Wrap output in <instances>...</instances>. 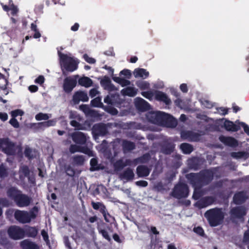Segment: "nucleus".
<instances>
[{
  "label": "nucleus",
  "instance_id": "nucleus-1",
  "mask_svg": "<svg viewBox=\"0 0 249 249\" xmlns=\"http://www.w3.org/2000/svg\"><path fill=\"white\" fill-rule=\"evenodd\" d=\"M214 172L212 168L205 169L197 173H191L185 175L190 184L199 188L209 185L213 179Z\"/></svg>",
  "mask_w": 249,
  "mask_h": 249
},
{
  "label": "nucleus",
  "instance_id": "nucleus-2",
  "mask_svg": "<svg viewBox=\"0 0 249 249\" xmlns=\"http://www.w3.org/2000/svg\"><path fill=\"white\" fill-rule=\"evenodd\" d=\"M7 196L13 200L19 207H27L31 204L32 198L15 187H11L7 190Z\"/></svg>",
  "mask_w": 249,
  "mask_h": 249
},
{
  "label": "nucleus",
  "instance_id": "nucleus-3",
  "mask_svg": "<svg viewBox=\"0 0 249 249\" xmlns=\"http://www.w3.org/2000/svg\"><path fill=\"white\" fill-rule=\"evenodd\" d=\"M209 225L212 227H216L221 225L224 220L225 214L222 209L214 208L207 210L204 213Z\"/></svg>",
  "mask_w": 249,
  "mask_h": 249
},
{
  "label": "nucleus",
  "instance_id": "nucleus-4",
  "mask_svg": "<svg viewBox=\"0 0 249 249\" xmlns=\"http://www.w3.org/2000/svg\"><path fill=\"white\" fill-rule=\"evenodd\" d=\"M58 55L61 67L67 71L73 72L78 69L79 62L73 57L63 53L60 51H58Z\"/></svg>",
  "mask_w": 249,
  "mask_h": 249
},
{
  "label": "nucleus",
  "instance_id": "nucleus-5",
  "mask_svg": "<svg viewBox=\"0 0 249 249\" xmlns=\"http://www.w3.org/2000/svg\"><path fill=\"white\" fill-rule=\"evenodd\" d=\"M0 147L1 151L8 156H14L17 152H21V147L17 145L8 138L0 139Z\"/></svg>",
  "mask_w": 249,
  "mask_h": 249
},
{
  "label": "nucleus",
  "instance_id": "nucleus-6",
  "mask_svg": "<svg viewBox=\"0 0 249 249\" xmlns=\"http://www.w3.org/2000/svg\"><path fill=\"white\" fill-rule=\"evenodd\" d=\"M189 192L188 185L185 183L179 182L175 186L171 195L175 198L180 199L187 197L188 196Z\"/></svg>",
  "mask_w": 249,
  "mask_h": 249
},
{
  "label": "nucleus",
  "instance_id": "nucleus-7",
  "mask_svg": "<svg viewBox=\"0 0 249 249\" xmlns=\"http://www.w3.org/2000/svg\"><path fill=\"white\" fill-rule=\"evenodd\" d=\"M91 133L95 139H98L100 136H105L108 133L107 126L103 123L95 124L91 128Z\"/></svg>",
  "mask_w": 249,
  "mask_h": 249
},
{
  "label": "nucleus",
  "instance_id": "nucleus-8",
  "mask_svg": "<svg viewBox=\"0 0 249 249\" xmlns=\"http://www.w3.org/2000/svg\"><path fill=\"white\" fill-rule=\"evenodd\" d=\"M9 236L14 240L22 239L25 236L24 230L17 226H11L7 230Z\"/></svg>",
  "mask_w": 249,
  "mask_h": 249
},
{
  "label": "nucleus",
  "instance_id": "nucleus-9",
  "mask_svg": "<svg viewBox=\"0 0 249 249\" xmlns=\"http://www.w3.org/2000/svg\"><path fill=\"white\" fill-rule=\"evenodd\" d=\"M165 113L161 111L150 112L147 115L148 121L155 124H162Z\"/></svg>",
  "mask_w": 249,
  "mask_h": 249
},
{
  "label": "nucleus",
  "instance_id": "nucleus-10",
  "mask_svg": "<svg viewBox=\"0 0 249 249\" xmlns=\"http://www.w3.org/2000/svg\"><path fill=\"white\" fill-rule=\"evenodd\" d=\"M78 75H75V78L71 77H67L64 80L63 84V89L64 91L67 93H69L71 92L73 89L76 87L77 84L76 78Z\"/></svg>",
  "mask_w": 249,
  "mask_h": 249
},
{
  "label": "nucleus",
  "instance_id": "nucleus-11",
  "mask_svg": "<svg viewBox=\"0 0 249 249\" xmlns=\"http://www.w3.org/2000/svg\"><path fill=\"white\" fill-rule=\"evenodd\" d=\"M200 136L199 133L190 130L182 131L180 134V137L182 140L191 142L199 141Z\"/></svg>",
  "mask_w": 249,
  "mask_h": 249
},
{
  "label": "nucleus",
  "instance_id": "nucleus-12",
  "mask_svg": "<svg viewBox=\"0 0 249 249\" xmlns=\"http://www.w3.org/2000/svg\"><path fill=\"white\" fill-rule=\"evenodd\" d=\"M216 200L215 197L213 196H207L197 200L195 204L197 208L201 209L213 204Z\"/></svg>",
  "mask_w": 249,
  "mask_h": 249
},
{
  "label": "nucleus",
  "instance_id": "nucleus-13",
  "mask_svg": "<svg viewBox=\"0 0 249 249\" xmlns=\"http://www.w3.org/2000/svg\"><path fill=\"white\" fill-rule=\"evenodd\" d=\"M28 212L17 209L14 213V217L19 223L26 224L30 223V218L28 216Z\"/></svg>",
  "mask_w": 249,
  "mask_h": 249
},
{
  "label": "nucleus",
  "instance_id": "nucleus-14",
  "mask_svg": "<svg viewBox=\"0 0 249 249\" xmlns=\"http://www.w3.org/2000/svg\"><path fill=\"white\" fill-rule=\"evenodd\" d=\"M230 213L233 218L240 219L246 215L247 210L244 206H236L231 210Z\"/></svg>",
  "mask_w": 249,
  "mask_h": 249
},
{
  "label": "nucleus",
  "instance_id": "nucleus-15",
  "mask_svg": "<svg viewBox=\"0 0 249 249\" xmlns=\"http://www.w3.org/2000/svg\"><path fill=\"white\" fill-rule=\"evenodd\" d=\"M91 206L93 209L95 210H99L100 212L103 214L105 220L107 222H109V220L107 218V214L110 216V214L108 213L106 206L102 202L92 201Z\"/></svg>",
  "mask_w": 249,
  "mask_h": 249
},
{
  "label": "nucleus",
  "instance_id": "nucleus-16",
  "mask_svg": "<svg viewBox=\"0 0 249 249\" xmlns=\"http://www.w3.org/2000/svg\"><path fill=\"white\" fill-rule=\"evenodd\" d=\"M71 137L73 142L78 144H85L87 140V135L80 131H76L72 133Z\"/></svg>",
  "mask_w": 249,
  "mask_h": 249
},
{
  "label": "nucleus",
  "instance_id": "nucleus-17",
  "mask_svg": "<svg viewBox=\"0 0 249 249\" xmlns=\"http://www.w3.org/2000/svg\"><path fill=\"white\" fill-rule=\"evenodd\" d=\"M249 198L247 193L244 191L236 192L233 197V202L236 205H241Z\"/></svg>",
  "mask_w": 249,
  "mask_h": 249
},
{
  "label": "nucleus",
  "instance_id": "nucleus-18",
  "mask_svg": "<svg viewBox=\"0 0 249 249\" xmlns=\"http://www.w3.org/2000/svg\"><path fill=\"white\" fill-rule=\"evenodd\" d=\"M135 105L137 109L142 112L148 111L150 109V104L141 97L135 99Z\"/></svg>",
  "mask_w": 249,
  "mask_h": 249
},
{
  "label": "nucleus",
  "instance_id": "nucleus-19",
  "mask_svg": "<svg viewBox=\"0 0 249 249\" xmlns=\"http://www.w3.org/2000/svg\"><path fill=\"white\" fill-rule=\"evenodd\" d=\"M154 96L155 100L160 102H162L166 105H170L172 103L171 99L166 94L162 91L155 90Z\"/></svg>",
  "mask_w": 249,
  "mask_h": 249
},
{
  "label": "nucleus",
  "instance_id": "nucleus-20",
  "mask_svg": "<svg viewBox=\"0 0 249 249\" xmlns=\"http://www.w3.org/2000/svg\"><path fill=\"white\" fill-rule=\"evenodd\" d=\"M219 140L225 145L232 147H235L238 145L237 140L231 137H226L223 135H221L219 137Z\"/></svg>",
  "mask_w": 249,
  "mask_h": 249
},
{
  "label": "nucleus",
  "instance_id": "nucleus-21",
  "mask_svg": "<svg viewBox=\"0 0 249 249\" xmlns=\"http://www.w3.org/2000/svg\"><path fill=\"white\" fill-rule=\"evenodd\" d=\"M72 100L75 104H78L80 101L87 102L89 97L86 92L83 91H76L73 95Z\"/></svg>",
  "mask_w": 249,
  "mask_h": 249
},
{
  "label": "nucleus",
  "instance_id": "nucleus-22",
  "mask_svg": "<svg viewBox=\"0 0 249 249\" xmlns=\"http://www.w3.org/2000/svg\"><path fill=\"white\" fill-rule=\"evenodd\" d=\"M151 169L147 166L141 165L136 168V174L139 178H145L149 176Z\"/></svg>",
  "mask_w": 249,
  "mask_h": 249
},
{
  "label": "nucleus",
  "instance_id": "nucleus-23",
  "mask_svg": "<svg viewBox=\"0 0 249 249\" xmlns=\"http://www.w3.org/2000/svg\"><path fill=\"white\" fill-rule=\"evenodd\" d=\"M100 84L102 86L104 87L105 89L110 91L117 90L115 86L111 83L110 78L107 76H104L103 79L101 80Z\"/></svg>",
  "mask_w": 249,
  "mask_h": 249
},
{
  "label": "nucleus",
  "instance_id": "nucleus-24",
  "mask_svg": "<svg viewBox=\"0 0 249 249\" xmlns=\"http://www.w3.org/2000/svg\"><path fill=\"white\" fill-rule=\"evenodd\" d=\"M177 120L172 115L165 113L162 124L165 125L168 127L174 128L177 125Z\"/></svg>",
  "mask_w": 249,
  "mask_h": 249
},
{
  "label": "nucleus",
  "instance_id": "nucleus-25",
  "mask_svg": "<svg viewBox=\"0 0 249 249\" xmlns=\"http://www.w3.org/2000/svg\"><path fill=\"white\" fill-rule=\"evenodd\" d=\"M134 173L132 169L127 168L124 170L120 175L121 179H124L126 181L132 180L134 178Z\"/></svg>",
  "mask_w": 249,
  "mask_h": 249
},
{
  "label": "nucleus",
  "instance_id": "nucleus-26",
  "mask_svg": "<svg viewBox=\"0 0 249 249\" xmlns=\"http://www.w3.org/2000/svg\"><path fill=\"white\" fill-rule=\"evenodd\" d=\"M224 127L228 131L236 132L240 129V126L234 124L232 121L226 120L224 123Z\"/></svg>",
  "mask_w": 249,
  "mask_h": 249
},
{
  "label": "nucleus",
  "instance_id": "nucleus-27",
  "mask_svg": "<svg viewBox=\"0 0 249 249\" xmlns=\"http://www.w3.org/2000/svg\"><path fill=\"white\" fill-rule=\"evenodd\" d=\"M20 245L22 249H39L38 246L36 244L28 239L22 241Z\"/></svg>",
  "mask_w": 249,
  "mask_h": 249
},
{
  "label": "nucleus",
  "instance_id": "nucleus-28",
  "mask_svg": "<svg viewBox=\"0 0 249 249\" xmlns=\"http://www.w3.org/2000/svg\"><path fill=\"white\" fill-rule=\"evenodd\" d=\"M106 225V224L105 223L102 222L100 225L98 224L97 226V229L98 230L99 233L102 235L103 238H104L108 242H110L111 240V238L109 235L107 231L104 229L105 226Z\"/></svg>",
  "mask_w": 249,
  "mask_h": 249
},
{
  "label": "nucleus",
  "instance_id": "nucleus-29",
  "mask_svg": "<svg viewBox=\"0 0 249 249\" xmlns=\"http://www.w3.org/2000/svg\"><path fill=\"white\" fill-rule=\"evenodd\" d=\"M201 160L198 158H193L188 160V165L191 169L197 170L200 168Z\"/></svg>",
  "mask_w": 249,
  "mask_h": 249
},
{
  "label": "nucleus",
  "instance_id": "nucleus-30",
  "mask_svg": "<svg viewBox=\"0 0 249 249\" xmlns=\"http://www.w3.org/2000/svg\"><path fill=\"white\" fill-rule=\"evenodd\" d=\"M134 75L135 77H142L145 79L149 76V72L144 69L137 68L134 71Z\"/></svg>",
  "mask_w": 249,
  "mask_h": 249
},
{
  "label": "nucleus",
  "instance_id": "nucleus-31",
  "mask_svg": "<svg viewBox=\"0 0 249 249\" xmlns=\"http://www.w3.org/2000/svg\"><path fill=\"white\" fill-rule=\"evenodd\" d=\"M81 109L83 110L88 115L91 117L96 118L99 116V113L97 111L90 109L87 105H83L80 106Z\"/></svg>",
  "mask_w": 249,
  "mask_h": 249
},
{
  "label": "nucleus",
  "instance_id": "nucleus-32",
  "mask_svg": "<svg viewBox=\"0 0 249 249\" xmlns=\"http://www.w3.org/2000/svg\"><path fill=\"white\" fill-rule=\"evenodd\" d=\"M179 148L184 154H190L194 150L193 146L190 143L186 142L182 143L179 145Z\"/></svg>",
  "mask_w": 249,
  "mask_h": 249
},
{
  "label": "nucleus",
  "instance_id": "nucleus-33",
  "mask_svg": "<svg viewBox=\"0 0 249 249\" xmlns=\"http://www.w3.org/2000/svg\"><path fill=\"white\" fill-rule=\"evenodd\" d=\"M78 82L79 85L86 88H89L93 84L92 80L89 77L86 76L80 78Z\"/></svg>",
  "mask_w": 249,
  "mask_h": 249
},
{
  "label": "nucleus",
  "instance_id": "nucleus-34",
  "mask_svg": "<svg viewBox=\"0 0 249 249\" xmlns=\"http://www.w3.org/2000/svg\"><path fill=\"white\" fill-rule=\"evenodd\" d=\"M121 93L124 96L134 97L137 94V90L133 87H128L122 89Z\"/></svg>",
  "mask_w": 249,
  "mask_h": 249
},
{
  "label": "nucleus",
  "instance_id": "nucleus-35",
  "mask_svg": "<svg viewBox=\"0 0 249 249\" xmlns=\"http://www.w3.org/2000/svg\"><path fill=\"white\" fill-rule=\"evenodd\" d=\"M24 231L25 235L27 237L33 238H35L38 233V230L35 227L29 226L24 230Z\"/></svg>",
  "mask_w": 249,
  "mask_h": 249
},
{
  "label": "nucleus",
  "instance_id": "nucleus-36",
  "mask_svg": "<svg viewBox=\"0 0 249 249\" xmlns=\"http://www.w3.org/2000/svg\"><path fill=\"white\" fill-rule=\"evenodd\" d=\"M151 159V156L149 153H146L142 155V156L134 159V161L137 162V164L139 163H146Z\"/></svg>",
  "mask_w": 249,
  "mask_h": 249
},
{
  "label": "nucleus",
  "instance_id": "nucleus-37",
  "mask_svg": "<svg viewBox=\"0 0 249 249\" xmlns=\"http://www.w3.org/2000/svg\"><path fill=\"white\" fill-rule=\"evenodd\" d=\"M174 148L175 146L174 144L168 143L162 146L161 151L164 154L169 155L174 151Z\"/></svg>",
  "mask_w": 249,
  "mask_h": 249
},
{
  "label": "nucleus",
  "instance_id": "nucleus-38",
  "mask_svg": "<svg viewBox=\"0 0 249 249\" xmlns=\"http://www.w3.org/2000/svg\"><path fill=\"white\" fill-rule=\"evenodd\" d=\"M122 147L124 151H130L135 148V144L133 142L124 140L122 142Z\"/></svg>",
  "mask_w": 249,
  "mask_h": 249
},
{
  "label": "nucleus",
  "instance_id": "nucleus-39",
  "mask_svg": "<svg viewBox=\"0 0 249 249\" xmlns=\"http://www.w3.org/2000/svg\"><path fill=\"white\" fill-rule=\"evenodd\" d=\"M191 184L192 185V187L194 188V191L192 196L193 198L196 200H199L200 198L202 196V192L201 190V188H199L197 186L194 185L193 184Z\"/></svg>",
  "mask_w": 249,
  "mask_h": 249
},
{
  "label": "nucleus",
  "instance_id": "nucleus-40",
  "mask_svg": "<svg viewBox=\"0 0 249 249\" xmlns=\"http://www.w3.org/2000/svg\"><path fill=\"white\" fill-rule=\"evenodd\" d=\"M112 79L116 83L119 84L122 87H124L130 85V81L123 78L113 76Z\"/></svg>",
  "mask_w": 249,
  "mask_h": 249
},
{
  "label": "nucleus",
  "instance_id": "nucleus-41",
  "mask_svg": "<svg viewBox=\"0 0 249 249\" xmlns=\"http://www.w3.org/2000/svg\"><path fill=\"white\" fill-rule=\"evenodd\" d=\"M101 97H97L90 101V105L93 107L103 108L104 106L101 102Z\"/></svg>",
  "mask_w": 249,
  "mask_h": 249
},
{
  "label": "nucleus",
  "instance_id": "nucleus-42",
  "mask_svg": "<svg viewBox=\"0 0 249 249\" xmlns=\"http://www.w3.org/2000/svg\"><path fill=\"white\" fill-rule=\"evenodd\" d=\"M8 81L5 76L0 73V89L5 90L7 89Z\"/></svg>",
  "mask_w": 249,
  "mask_h": 249
},
{
  "label": "nucleus",
  "instance_id": "nucleus-43",
  "mask_svg": "<svg viewBox=\"0 0 249 249\" xmlns=\"http://www.w3.org/2000/svg\"><path fill=\"white\" fill-rule=\"evenodd\" d=\"M38 208L37 206H34L29 212L28 216L30 218V222L32 219H35L37 215Z\"/></svg>",
  "mask_w": 249,
  "mask_h": 249
},
{
  "label": "nucleus",
  "instance_id": "nucleus-44",
  "mask_svg": "<svg viewBox=\"0 0 249 249\" xmlns=\"http://www.w3.org/2000/svg\"><path fill=\"white\" fill-rule=\"evenodd\" d=\"M233 158L238 159L241 158H248L249 157V154L247 152L239 151L237 152H232L231 154Z\"/></svg>",
  "mask_w": 249,
  "mask_h": 249
},
{
  "label": "nucleus",
  "instance_id": "nucleus-45",
  "mask_svg": "<svg viewBox=\"0 0 249 249\" xmlns=\"http://www.w3.org/2000/svg\"><path fill=\"white\" fill-rule=\"evenodd\" d=\"M73 162L77 165H82L85 161L83 156L77 155L73 157Z\"/></svg>",
  "mask_w": 249,
  "mask_h": 249
},
{
  "label": "nucleus",
  "instance_id": "nucleus-46",
  "mask_svg": "<svg viewBox=\"0 0 249 249\" xmlns=\"http://www.w3.org/2000/svg\"><path fill=\"white\" fill-rule=\"evenodd\" d=\"M90 170L91 171H97L100 169L99 166L98 164V161L97 159L95 158H92L90 160Z\"/></svg>",
  "mask_w": 249,
  "mask_h": 249
},
{
  "label": "nucleus",
  "instance_id": "nucleus-47",
  "mask_svg": "<svg viewBox=\"0 0 249 249\" xmlns=\"http://www.w3.org/2000/svg\"><path fill=\"white\" fill-rule=\"evenodd\" d=\"M137 86L142 90L147 89L149 88L150 84L146 81H138L136 83Z\"/></svg>",
  "mask_w": 249,
  "mask_h": 249
},
{
  "label": "nucleus",
  "instance_id": "nucleus-48",
  "mask_svg": "<svg viewBox=\"0 0 249 249\" xmlns=\"http://www.w3.org/2000/svg\"><path fill=\"white\" fill-rule=\"evenodd\" d=\"M67 175L70 177H73L75 174L74 169L70 165H66L64 167Z\"/></svg>",
  "mask_w": 249,
  "mask_h": 249
},
{
  "label": "nucleus",
  "instance_id": "nucleus-49",
  "mask_svg": "<svg viewBox=\"0 0 249 249\" xmlns=\"http://www.w3.org/2000/svg\"><path fill=\"white\" fill-rule=\"evenodd\" d=\"M114 166L116 170L119 171L123 169L125 167V165L123 160H119L115 162Z\"/></svg>",
  "mask_w": 249,
  "mask_h": 249
},
{
  "label": "nucleus",
  "instance_id": "nucleus-50",
  "mask_svg": "<svg viewBox=\"0 0 249 249\" xmlns=\"http://www.w3.org/2000/svg\"><path fill=\"white\" fill-rule=\"evenodd\" d=\"M154 94L155 91L153 92L149 90L146 91H142L141 92V94L142 96L149 100H152L153 99V98L154 96Z\"/></svg>",
  "mask_w": 249,
  "mask_h": 249
},
{
  "label": "nucleus",
  "instance_id": "nucleus-51",
  "mask_svg": "<svg viewBox=\"0 0 249 249\" xmlns=\"http://www.w3.org/2000/svg\"><path fill=\"white\" fill-rule=\"evenodd\" d=\"M35 118L37 121L47 120L49 119V116L48 114L40 112L36 115Z\"/></svg>",
  "mask_w": 249,
  "mask_h": 249
},
{
  "label": "nucleus",
  "instance_id": "nucleus-52",
  "mask_svg": "<svg viewBox=\"0 0 249 249\" xmlns=\"http://www.w3.org/2000/svg\"><path fill=\"white\" fill-rule=\"evenodd\" d=\"M120 75H124L126 79H130L132 74L131 71L128 69H124L120 72Z\"/></svg>",
  "mask_w": 249,
  "mask_h": 249
},
{
  "label": "nucleus",
  "instance_id": "nucleus-53",
  "mask_svg": "<svg viewBox=\"0 0 249 249\" xmlns=\"http://www.w3.org/2000/svg\"><path fill=\"white\" fill-rule=\"evenodd\" d=\"M23 114V112L20 109H16L11 112V115L13 118H16L18 116H22Z\"/></svg>",
  "mask_w": 249,
  "mask_h": 249
},
{
  "label": "nucleus",
  "instance_id": "nucleus-54",
  "mask_svg": "<svg viewBox=\"0 0 249 249\" xmlns=\"http://www.w3.org/2000/svg\"><path fill=\"white\" fill-rule=\"evenodd\" d=\"M31 125H32V127H33L34 129L37 130L44 129L43 122L34 123V124H32Z\"/></svg>",
  "mask_w": 249,
  "mask_h": 249
},
{
  "label": "nucleus",
  "instance_id": "nucleus-55",
  "mask_svg": "<svg viewBox=\"0 0 249 249\" xmlns=\"http://www.w3.org/2000/svg\"><path fill=\"white\" fill-rule=\"evenodd\" d=\"M194 231L201 236H204L205 235L204 230L200 226L194 228Z\"/></svg>",
  "mask_w": 249,
  "mask_h": 249
},
{
  "label": "nucleus",
  "instance_id": "nucleus-56",
  "mask_svg": "<svg viewBox=\"0 0 249 249\" xmlns=\"http://www.w3.org/2000/svg\"><path fill=\"white\" fill-rule=\"evenodd\" d=\"M56 121L53 120H50L47 121L43 122V126L44 129L46 127H48L51 126H54L55 125Z\"/></svg>",
  "mask_w": 249,
  "mask_h": 249
},
{
  "label": "nucleus",
  "instance_id": "nucleus-57",
  "mask_svg": "<svg viewBox=\"0 0 249 249\" xmlns=\"http://www.w3.org/2000/svg\"><path fill=\"white\" fill-rule=\"evenodd\" d=\"M81 146L76 144H71L70 147V152L71 153H74L76 152H80Z\"/></svg>",
  "mask_w": 249,
  "mask_h": 249
},
{
  "label": "nucleus",
  "instance_id": "nucleus-58",
  "mask_svg": "<svg viewBox=\"0 0 249 249\" xmlns=\"http://www.w3.org/2000/svg\"><path fill=\"white\" fill-rule=\"evenodd\" d=\"M41 235L44 239V240L46 242L47 244H50V240L49 238V235L47 231L45 230H42L41 231Z\"/></svg>",
  "mask_w": 249,
  "mask_h": 249
},
{
  "label": "nucleus",
  "instance_id": "nucleus-59",
  "mask_svg": "<svg viewBox=\"0 0 249 249\" xmlns=\"http://www.w3.org/2000/svg\"><path fill=\"white\" fill-rule=\"evenodd\" d=\"M80 152L83 153L88 155H91L92 151L87 146H81L80 147Z\"/></svg>",
  "mask_w": 249,
  "mask_h": 249
},
{
  "label": "nucleus",
  "instance_id": "nucleus-60",
  "mask_svg": "<svg viewBox=\"0 0 249 249\" xmlns=\"http://www.w3.org/2000/svg\"><path fill=\"white\" fill-rule=\"evenodd\" d=\"M0 205L3 207H7L9 206V201L5 197L0 198Z\"/></svg>",
  "mask_w": 249,
  "mask_h": 249
},
{
  "label": "nucleus",
  "instance_id": "nucleus-61",
  "mask_svg": "<svg viewBox=\"0 0 249 249\" xmlns=\"http://www.w3.org/2000/svg\"><path fill=\"white\" fill-rule=\"evenodd\" d=\"M70 124L74 127H75L77 129L80 130L83 129V128L81 125V124L76 120H72L70 122Z\"/></svg>",
  "mask_w": 249,
  "mask_h": 249
},
{
  "label": "nucleus",
  "instance_id": "nucleus-62",
  "mask_svg": "<svg viewBox=\"0 0 249 249\" xmlns=\"http://www.w3.org/2000/svg\"><path fill=\"white\" fill-rule=\"evenodd\" d=\"M83 58L89 64H94L96 62V60L92 57H90L87 54L83 55Z\"/></svg>",
  "mask_w": 249,
  "mask_h": 249
},
{
  "label": "nucleus",
  "instance_id": "nucleus-63",
  "mask_svg": "<svg viewBox=\"0 0 249 249\" xmlns=\"http://www.w3.org/2000/svg\"><path fill=\"white\" fill-rule=\"evenodd\" d=\"M9 124L14 128H17L19 127V124L16 118H11L9 121Z\"/></svg>",
  "mask_w": 249,
  "mask_h": 249
},
{
  "label": "nucleus",
  "instance_id": "nucleus-64",
  "mask_svg": "<svg viewBox=\"0 0 249 249\" xmlns=\"http://www.w3.org/2000/svg\"><path fill=\"white\" fill-rule=\"evenodd\" d=\"M21 170L25 177H28L29 176L30 171L27 166L25 165L22 166Z\"/></svg>",
  "mask_w": 249,
  "mask_h": 249
}]
</instances>
